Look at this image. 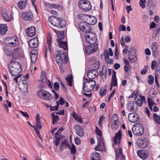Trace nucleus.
<instances>
[{"label": "nucleus", "mask_w": 160, "mask_h": 160, "mask_svg": "<svg viewBox=\"0 0 160 160\" xmlns=\"http://www.w3.org/2000/svg\"><path fill=\"white\" fill-rule=\"evenodd\" d=\"M54 56L56 61L59 64H66L69 60L66 52L61 50L56 51Z\"/></svg>", "instance_id": "1"}, {"label": "nucleus", "mask_w": 160, "mask_h": 160, "mask_svg": "<svg viewBox=\"0 0 160 160\" xmlns=\"http://www.w3.org/2000/svg\"><path fill=\"white\" fill-rule=\"evenodd\" d=\"M48 19L51 24L55 27L62 28L66 25L65 20L61 18H58L56 16H51L48 17Z\"/></svg>", "instance_id": "2"}, {"label": "nucleus", "mask_w": 160, "mask_h": 160, "mask_svg": "<svg viewBox=\"0 0 160 160\" xmlns=\"http://www.w3.org/2000/svg\"><path fill=\"white\" fill-rule=\"evenodd\" d=\"M56 32L58 36V38L57 40L59 48L63 49L65 51H67L68 49L67 42L66 41H63L64 38V31H59L56 30Z\"/></svg>", "instance_id": "3"}, {"label": "nucleus", "mask_w": 160, "mask_h": 160, "mask_svg": "<svg viewBox=\"0 0 160 160\" xmlns=\"http://www.w3.org/2000/svg\"><path fill=\"white\" fill-rule=\"evenodd\" d=\"M10 63L13 66L10 67H8L9 72L12 76H16L22 72L21 65L19 62L15 61H12Z\"/></svg>", "instance_id": "4"}, {"label": "nucleus", "mask_w": 160, "mask_h": 160, "mask_svg": "<svg viewBox=\"0 0 160 160\" xmlns=\"http://www.w3.org/2000/svg\"><path fill=\"white\" fill-rule=\"evenodd\" d=\"M84 79L86 80L83 85V90L85 92H91L94 88L96 85V82L93 80H88L87 78Z\"/></svg>", "instance_id": "5"}, {"label": "nucleus", "mask_w": 160, "mask_h": 160, "mask_svg": "<svg viewBox=\"0 0 160 160\" xmlns=\"http://www.w3.org/2000/svg\"><path fill=\"white\" fill-rule=\"evenodd\" d=\"M36 94L39 98L47 101H50L52 98V96L50 93L42 89H40L38 90Z\"/></svg>", "instance_id": "6"}, {"label": "nucleus", "mask_w": 160, "mask_h": 160, "mask_svg": "<svg viewBox=\"0 0 160 160\" xmlns=\"http://www.w3.org/2000/svg\"><path fill=\"white\" fill-rule=\"evenodd\" d=\"M79 29L82 32L86 33H89L90 34L92 35L93 32L91 33V27L89 23H87L85 21L80 22L78 25Z\"/></svg>", "instance_id": "7"}, {"label": "nucleus", "mask_w": 160, "mask_h": 160, "mask_svg": "<svg viewBox=\"0 0 160 160\" xmlns=\"http://www.w3.org/2000/svg\"><path fill=\"white\" fill-rule=\"evenodd\" d=\"M132 131L133 134L138 136L142 135L144 132L142 126L139 123L134 124L132 128Z\"/></svg>", "instance_id": "8"}, {"label": "nucleus", "mask_w": 160, "mask_h": 160, "mask_svg": "<svg viewBox=\"0 0 160 160\" xmlns=\"http://www.w3.org/2000/svg\"><path fill=\"white\" fill-rule=\"evenodd\" d=\"M78 6L82 10L89 11L92 9V6L90 1L87 0H81L78 2Z\"/></svg>", "instance_id": "9"}, {"label": "nucleus", "mask_w": 160, "mask_h": 160, "mask_svg": "<svg viewBox=\"0 0 160 160\" xmlns=\"http://www.w3.org/2000/svg\"><path fill=\"white\" fill-rule=\"evenodd\" d=\"M6 40L10 42H8L7 45L10 47H16L18 46L19 41L17 36H15L12 37H7Z\"/></svg>", "instance_id": "10"}, {"label": "nucleus", "mask_w": 160, "mask_h": 160, "mask_svg": "<svg viewBox=\"0 0 160 160\" xmlns=\"http://www.w3.org/2000/svg\"><path fill=\"white\" fill-rule=\"evenodd\" d=\"M85 37L86 42L90 45H94L96 44L97 38L96 35L94 33V36L92 37L90 34H86L85 35Z\"/></svg>", "instance_id": "11"}, {"label": "nucleus", "mask_w": 160, "mask_h": 160, "mask_svg": "<svg viewBox=\"0 0 160 160\" xmlns=\"http://www.w3.org/2000/svg\"><path fill=\"white\" fill-rule=\"evenodd\" d=\"M97 43L94 45H90L86 47L85 51L88 54H92L96 52L98 50Z\"/></svg>", "instance_id": "12"}, {"label": "nucleus", "mask_w": 160, "mask_h": 160, "mask_svg": "<svg viewBox=\"0 0 160 160\" xmlns=\"http://www.w3.org/2000/svg\"><path fill=\"white\" fill-rule=\"evenodd\" d=\"M22 17L25 21H32L33 19V15L31 11H28L22 13Z\"/></svg>", "instance_id": "13"}, {"label": "nucleus", "mask_w": 160, "mask_h": 160, "mask_svg": "<svg viewBox=\"0 0 160 160\" xmlns=\"http://www.w3.org/2000/svg\"><path fill=\"white\" fill-rule=\"evenodd\" d=\"M98 74V72L96 69H91L88 71L87 76L88 80H93L96 78Z\"/></svg>", "instance_id": "14"}, {"label": "nucleus", "mask_w": 160, "mask_h": 160, "mask_svg": "<svg viewBox=\"0 0 160 160\" xmlns=\"http://www.w3.org/2000/svg\"><path fill=\"white\" fill-rule=\"evenodd\" d=\"M148 142L146 138L143 139H139L138 141V145L142 148H145L148 145Z\"/></svg>", "instance_id": "15"}, {"label": "nucleus", "mask_w": 160, "mask_h": 160, "mask_svg": "<svg viewBox=\"0 0 160 160\" xmlns=\"http://www.w3.org/2000/svg\"><path fill=\"white\" fill-rule=\"evenodd\" d=\"M38 38L35 37L30 40L28 42V45L31 48H34L37 47L38 44Z\"/></svg>", "instance_id": "16"}, {"label": "nucleus", "mask_w": 160, "mask_h": 160, "mask_svg": "<svg viewBox=\"0 0 160 160\" xmlns=\"http://www.w3.org/2000/svg\"><path fill=\"white\" fill-rule=\"evenodd\" d=\"M26 32L28 36L29 37H32L35 34V28L34 26L29 27L26 30Z\"/></svg>", "instance_id": "17"}, {"label": "nucleus", "mask_w": 160, "mask_h": 160, "mask_svg": "<svg viewBox=\"0 0 160 160\" xmlns=\"http://www.w3.org/2000/svg\"><path fill=\"white\" fill-rule=\"evenodd\" d=\"M104 148V145L103 142V139L102 140L98 139V144L95 149L96 151H102Z\"/></svg>", "instance_id": "18"}, {"label": "nucleus", "mask_w": 160, "mask_h": 160, "mask_svg": "<svg viewBox=\"0 0 160 160\" xmlns=\"http://www.w3.org/2000/svg\"><path fill=\"white\" fill-rule=\"evenodd\" d=\"M60 148L61 150L67 148H68L70 149V145L67 139H64L62 140Z\"/></svg>", "instance_id": "19"}, {"label": "nucleus", "mask_w": 160, "mask_h": 160, "mask_svg": "<svg viewBox=\"0 0 160 160\" xmlns=\"http://www.w3.org/2000/svg\"><path fill=\"white\" fill-rule=\"evenodd\" d=\"M135 102L138 106H141L143 102H146V99L145 97L142 96H139L138 97L135 99Z\"/></svg>", "instance_id": "20"}, {"label": "nucleus", "mask_w": 160, "mask_h": 160, "mask_svg": "<svg viewBox=\"0 0 160 160\" xmlns=\"http://www.w3.org/2000/svg\"><path fill=\"white\" fill-rule=\"evenodd\" d=\"M2 16L3 19L7 22H9L13 19L12 15L11 14L8 15L6 11L3 12Z\"/></svg>", "instance_id": "21"}, {"label": "nucleus", "mask_w": 160, "mask_h": 160, "mask_svg": "<svg viewBox=\"0 0 160 160\" xmlns=\"http://www.w3.org/2000/svg\"><path fill=\"white\" fill-rule=\"evenodd\" d=\"M121 136V132L120 130H119L117 133H116L114 138V141L115 144L117 145L119 144Z\"/></svg>", "instance_id": "22"}, {"label": "nucleus", "mask_w": 160, "mask_h": 160, "mask_svg": "<svg viewBox=\"0 0 160 160\" xmlns=\"http://www.w3.org/2000/svg\"><path fill=\"white\" fill-rule=\"evenodd\" d=\"M38 51L37 50H32L31 52V58L32 62L34 63L37 61L38 56Z\"/></svg>", "instance_id": "23"}, {"label": "nucleus", "mask_w": 160, "mask_h": 160, "mask_svg": "<svg viewBox=\"0 0 160 160\" xmlns=\"http://www.w3.org/2000/svg\"><path fill=\"white\" fill-rule=\"evenodd\" d=\"M128 119L131 122H134L138 121V118L137 115L134 113H131L129 114Z\"/></svg>", "instance_id": "24"}, {"label": "nucleus", "mask_w": 160, "mask_h": 160, "mask_svg": "<svg viewBox=\"0 0 160 160\" xmlns=\"http://www.w3.org/2000/svg\"><path fill=\"white\" fill-rule=\"evenodd\" d=\"M74 129L77 134L80 137L84 136V133L83 130H82V127L78 125H76L74 127Z\"/></svg>", "instance_id": "25"}, {"label": "nucleus", "mask_w": 160, "mask_h": 160, "mask_svg": "<svg viewBox=\"0 0 160 160\" xmlns=\"http://www.w3.org/2000/svg\"><path fill=\"white\" fill-rule=\"evenodd\" d=\"M137 152L138 156L143 159H146L148 157L146 152L144 150H138Z\"/></svg>", "instance_id": "26"}, {"label": "nucleus", "mask_w": 160, "mask_h": 160, "mask_svg": "<svg viewBox=\"0 0 160 160\" xmlns=\"http://www.w3.org/2000/svg\"><path fill=\"white\" fill-rule=\"evenodd\" d=\"M28 2V0H20L18 4L19 8L20 9H22L25 8Z\"/></svg>", "instance_id": "27"}, {"label": "nucleus", "mask_w": 160, "mask_h": 160, "mask_svg": "<svg viewBox=\"0 0 160 160\" xmlns=\"http://www.w3.org/2000/svg\"><path fill=\"white\" fill-rule=\"evenodd\" d=\"M47 6L51 9H55L59 11H61L62 9V7L59 5L55 4H54L48 3Z\"/></svg>", "instance_id": "28"}, {"label": "nucleus", "mask_w": 160, "mask_h": 160, "mask_svg": "<svg viewBox=\"0 0 160 160\" xmlns=\"http://www.w3.org/2000/svg\"><path fill=\"white\" fill-rule=\"evenodd\" d=\"M7 30V27L6 24H2L0 25V32L1 35H5Z\"/></svg>", "instance_id": "29"}, {"label": "nucleus", "mask_w": 160, "mask_h": 160, "mask_svg": "<svg viewBox=\"0 0 160 160\" xmlns=\"http://www.w3.org/2000/svg\"><path fill=\"white\" fill-rule=\"evenodd\" d=\"M91 160H100L99 154L98 152H94L91 154L90 157Z\"/></svg>", "instance_id": "30"}, {"label": "nucleus", "mask_w": 160, "mask_h": 160, "mask_svg": "<svg viewBox=\"0 0 160 160\" xmlns=\"http://www.w3.org/2000/svg\"><path fill=\"white\" fill-rule=\"evenodd\" d=\"M51 37L50 35H48L47 38V44L48 45V48L49 49V52L51 54L52 52V49L51 48Z\"/></svg>", "instance_id": "31"}, {"label": "nucleus", "mask_w": 160, "mask_h": 160, "mask_svg": "<svg viewBox=\"0 0 160 160\" xmlns=\"http://www.w3.org/2000/svg\"><path fill=\"white\" fill-rule=\"evenodd\" d=\"M134 104L133 102H131L128 104L127 108L130 111L134 112L136 111L137 108L135 109L134 107Z\"/></svg>", "instance_id": "32"}, {"label": "nucleus", "mask_w": 160, "mask_h": 160, "mask_svg": "<svg viewBox=\"0 0 160 160\" xmlns=\"http://www.w3.org/2000/svg\"><path fill=\"white\" fill-rule=\"evenodd\" d=\"M4 51L7 56H11L13 55V53L11 50L8 49L7 48L4 47Z\"/></svg>", "instance_id": "33"}, {"label": "nucleus", "mask_w": 160, "mask_h": 160, "mask_svg": "<svg viewBox=\"0 0 160 160\" xmlns=\"http://www.w3.org/2000/svg\"><path fill=\"white\" fill-rule=\"evenodd\" d=\"M51 116L52 117V123L54 124L59 120V117L57 115H55L54 113H52Z\"/></svg>", "instance_id": "34"}, {"label": "nucleus", "mask_w": 160, "mask_h": 160, "mask_svg": "<svg viewBox=\"0 0 160 160\" xmlns=\"http://www.w3.org/2000/svg\"><path fill=\"white\" fill-rule=\"evenodd\" d=\"M152 117L155 121L158 124H160V116L155 113H153Z\"/></svg>", "instance_id": "35"}, {"label": "nucleus", "mask_w": 160, "mask_h": 160, "mask_svg": "<svg viewBox=\"0 0 160 160\" xmlns=\"http://www.w3.org/2000/svg\"><path fill=\"white\" fill-rule=\"evenodd\" d=\"M72 116L78 122L80 123L82 122V120L81 117L78 116L76 112H73L72 113Z\"/></svg>", "instance_id": "36"}, {"label": "nucleus", "mask_w": 160, "mask_h": 160, "mask_svg": "<svg viewBox=\"0 0 160 160\" xmlns=\"http://www.w3.org/2000/svg\"><path fill=\"white\" fill-rule=\"evenodd\" d=\"M111 127L112 129H116L118 128L119 125V121L117 122H112L111 123Z\"/></svg>", "instance_id": "37"}, {"label": "nucleus", "mask_w": 160, "mask_h": 160, "mask_svg": "<svg viewBox=\"0 0 160 160\" xmlns=\"http://www.w3.org/2000/svg\"><path fill=\"white\" fill-rule=\"evenodd\" d=\"M116 157L117 158H118L119 157H121L122 158H124V157L122 154V149L121 148H119V150L116 151Z\"/></svg>", "instance_id": "38"}, {"label": "nucleus", "mask_w": 160, "mask_h": 160, "mask_svg": "<svg viewBox=\"0 0 160 160\" xmlns=\"http://www.w3.org/2000/svg\"><path fill=\"white\" fill-rule=\"evenodd\" d=\"M89 18V24L90 25H94L97 22L96 19L93 17H91L89 16V17H88Z\"/></svg>", "instance_id": "39"}, {"label": "nucleus", "mask_w": 160, "mask_h": 160, "mask_svg": "<svg viewBox=\"0 0 160 160\" xmlns=\"http://www.w3.org/2000/svg\"><path fill=\"white\" fill-rule=\"evenodd\" d=\"M95 132L97 134L98 136L99 137H98V139L99 138V139L102 140L103 138L102 137V132L98 128L97 126H96V128L95 129Z\"/></svg>", "instance_id": "40"}, {"label": "nucleus", "mask_w": 160, "mask_h": 160, "mask_svg": "<svg viewBox=\"0 0 160 160\" xmlns=\"http://www.w3.org/2000/svg\"><path fill=\"white\" fill-rule=\"evenodd\" d=\"M107 69L105 66L103 65L102 67V78L105 79L107 77Z\"/></svg>", "instance_id": "41"}, {"label": "nucleus", "mask_w": 160, "mask_h": 160, "mask_svg": "<svg viewBox=\"0 0 160 160\" xmlns=\"http://www.w3.org/2000/svg\"><path fill=\"white\" fill-rule=\"evenodd\" d=\"M128 59L131 62H135L137 60V57L135 55L130 53L129 55Z\"/></svg>", "instance_id": "42"}, {"label": "nucleus", "mask_w": 160, "mask_h": 160, "mask_svg": "<svg viewBox=\"0 0 160 160\" xmlns=\"http://www.w3.org/2000/svg\"><path fill=\"white\" fill-rule=\"evenodd\" d=\"M152 48L153 54H156L157 52V43L155 42H154L152 45Z\"/></svg>", "instance_id": "43"}, {"label": "nucleus", "mask_w": 160, "mask_h": 160, "mask_svg": "<svg viewBox=\"0 0 160 160\" xmlns=\"http://www.w3.org/2000/svg\"><path fill=\"white\" fill-rule=\"evenodd\" d=\"M147 101L149 108L150 109L152 110V106H153L154 104H155V103L154 101L150 98H148L147 99Z\"/></svg>", "instance_id": "44"}, {"label": "nucleus", "mask_w": 160, "mask_h": 160, "mask_svg": "<svg viewBox=\"0 0 160 160\" xmlns=\"http://www.w3.org/2000/svg\"><path fill=\"white\" fill-rule=\"evenodd\" d=\"M72 141L71 140V154H74L75 153L76 150V147L73 143H72Z\"/></svg>", "instance_id": "45"}, {"label": "nucleus", "mask_w": 160, "mask_h": 160, "mask_svg": "<svg viewBox=\"0 0 160 160\" xmlns=\"http://www.w3.org/2000/svg\"><path fill=\"white\" fill-rule=\"evenodd\" d=\"M56 105L52 106H51L50 107V109L51 111L56 110H58V108L59 105V102L58 101H57L56 102Z\"/></svg>", "instance_id": "46"}, {"label": "nucleus", "mask_w": 160, "mask_h": 160, "mask_svg": "<svg viewBox=\"0 0 160 160\" xmlns=\"http://www.w3.org/2000/svg\"><path fill=\"white\" fill-rule=\"evenodd\" d=\"M111 85H112V86H113V87H116L117 86L118 83L116 78H112Z\"/></svg>", "instance_id": "47"}, {"label": "nucleus", "mask_w": 160, "mask_h": 160, "mask_svg": "<svg viewBox=\"0 0 160 160\" xmlns=\"http://www.w3.org/2000/svg\"><path fill=\"white\" fill-rule=\"evenodd\" d=\"M78 18L79 19H84L85 17H89V15L81 13H79L78 14Z\"/></svg>", "instance_id": "48"}, {"label": "nucleus", "mask_w": 160, "mask_h": 160, "mask_svg": "<svg viewBox=\"0 0 160 160\" xmlns=\"http://www.w3.org/2000/svg\"><path fill=\"white\" fill-rule=\"evenodd\" d=\"M154 82V78L152 75H149L148 79V83L150 85H152Z\"/></svg>", "instance_id": "49"}, {"label": "nucleus", "mask_w": 160, "mask_h": 160, "mask_svg": "<svg viewBox=\"0 0 160 160\" xmlns=\"http://www.w3.org/2000/svg\"><path fill=\"white\" fill-rule=\"evenodd\" d=\"M107 92V89L104 88H102L99 92L100 95L102 97L104 96Z\"/></svg>", "instance_id": "50"}, {"label": "nucleus", "mask_w": 160, "mask_h": 160, "mask_svg": "<svg viewBox=\"0 0 160 160\" xmlns=\"http://www.w3.org/2000/svg\"><path fill=\"white\" fill-rule=\"evenodd\" d=\"M160 31V28H158L155 30L152 35V38H155Z\"/></svg>", "instance_id": "51"}, {"label": "nucleus", "mask_w": 160, "mask_h": 160, "mask_svg": "<svg viewBox=\"0 0 160 160\" xmlns=\"http://www.w3.org/2000/svg\"><path fill=\"white\" fill-rule=\"evenodd\" d=\"M55 144L56 146H58L59 145L60 143V141L61 139V138L59 137H58L57 136L55 135Z\"/></svg>", "instance_id": "52"}, {"label": "nucleus", "mask_w": 160, "mask_h": 160, "mask_svg": "<svg viewBox=\"0 0 160 160\" xmlns=\"http://www.w3.org/2000/svg\"><path fill=\"white\" fill-rule=\"evenodd\" d=\"M106 52L104 53V55L105 56V60L106 62H109V53L108 52L107 50H106Z\"/></svg>", "instance_id": "53"}, {"label": "nucleus", "mask_w": 160, "mask_h": 160, "mask_svg": "<svg viewBox=\"0 0 160 160\" xmlns=\"http://www.w3.org/2000/svg\"><path fill=\"white\" fill-rule=\"evenodd\" d=\"M118 117L116 114H114L112 118V122H118Z\"/></svg>", "instance_id": "54"}, {"label": "nucleus", "mask_w": 160, "mask_h": 160, "mask_svg": "<svg viewBox=\"0 0 160 160\" xmlns=\"http://www.w3.org/2000/svg\"><path fill=\"white\" fill-rule=\"evenodd\" d=\"M157 62L156 61L153 60L151 62V68L152 70H153L156 67Z\"/></svg>", "instance_id": "55"}, {"label": "nucleus", "mask_w": 160, "mask_h": 160, "mask_svg": "<svg viewBox=\"0 0 160 160\" xmlns=\"http://www.w3.org/2000/svg\"><path fill=\"white\" fill-rule=\"evenodd\" d=\"M146 2L145 0H140L139 2V5L142 8H144L145 7V3Z\"/></svg>", "instance_id": "56"}, {"label": "nucleus", "mask_w": 160, "mask_h": 160, "mask_svg": "<svg viewBox=\"0 0 160 160\" xmlns=\"http://www.w3.org/2000/svg\"><path fill=\"white\" fill-rule=\"evenodd\" d=\"M148 67L147 66H145L142 70L141 71V73L142 74H145L147 72Z\"/></svg>", "instance_id": "57"}, {"label": "nucleus", "mask_w": 160, "mask_h": 160, "mask_svg": "<svg viewBox=\"0 0 160 160\" xmlns=\"http://www.w3.org/2000/svg\"><path fill=\"white\" fill-rule=\"evenodd\" d=\"M74 142L75 144L77 145H79L81 143V141L80 139L77 137L75 138Z\"/></svg>", "instance_id": "58"}, {"label": "nucleus", "mask_w": 160, "mask_h": 160, "mask_svg": "<svg viewBox=\"0 0 160 160\" xmlns=\"http://www.w3.org/2000/svg\"><path fill=\"white\" fill-rule=\"evenodd\" d=\"M124 68L125 72L131 73V69L130 66H124Z\"/></svg>", "instance_id": "59"}, {"label": "nucleus", "mask_w": 160, "mask_h": 160, "mask_svg": "<svg viewBox=\"0 0 160 160\" xmlns=\"http://www.w3.org/2000/svg\"><path fill=\"white\" fill-rule=\"evenodd\" d=\"M65 80L67 84L70 86V74H68L65 78Z\"/></svg>", "instance_id": "60"}, {"label": "nucleus", "mask_w": 160, "mask_h": 160, "mask_svg": "<svg viewBox=\"0 0 160 160\" xmlns=\"http://www.w3.org/2000/svg\"><path fill=\"white\" fill-rule=\"evenodd\" d=\"M93 66L95 68V69H98L100 66V62L98 61H96L94 64Z\"/></svg>", "instance_id": "61"}, {"label": "nucleus", "mask_w": 160, "mask_h": 160, "mask_svg": "<svg viewBox=\"0 0 160 160\" xmlns=\"http://www.w3.org/2000/svg\"><path fill=\"white\" fill-rule=\"evenodd\" d=\"M54 88L55 90L58 91L59 89V85L58 82H55L54 83Z\"/></svg>", "instance_id": "62"}, {"label": "nucleus", "mask_w": 160, "mask_h": 160, "mask_svg": "<svg viewBox=\"0 0 160 160\" xmlns=\"http://www.w3.org/2000/svg\"><path fill=\"white\" fill-rule=\"evenodd\" d=\"M46 82L49 88L51 89L52 88V86L51 82L48 79H46Z\"/></svg>", "instance_id": "63"}, {"label": "nucleus", "mask_w": 160, "mask_h": 160, "mask_svg": "<svg viewBox=\"0 0 160 160\" xmlns=\"http://www.w3.org/2000/svg\"><path fill=\"white\" fill-rule=\"evenodd\" d=\"M20 113L25 117L28 118L29 116L28 114L26 112H23L22 111H20Z\"/></svg>", "instance_id": "64"}]
</instances>
